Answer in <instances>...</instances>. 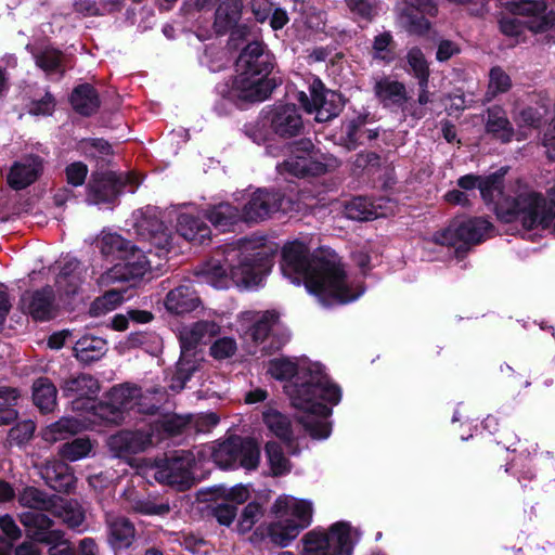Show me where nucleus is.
<instances>
[{
	"label": "nucleus",
	"mask_w": 555,
	"mask_h": 555,
	"mask_svg": "<svg viewBox=\"0 0 555 555\" xmlns=\"http://www.w3.org/2000/svg\"><path fill=\"white\" fill-rule=\"evenodd\" d=\"M281 270L294 284H304L326 307L351 302L363 293L351 289L347 273L335 257L310 253L309 246L298 240L283 246Z\"/></svg>",
	"instance_id": "1"
},
{
	"label": "nucleus",
	"mask_w": 555,
	"mask_h": 555,
	"mask_svg": "<svg viewBox=\"0 0 555 555\" xmlns=\"http://www.w3.org/2000/svg\"><path fill=\"white\" fill-rule=\"evenodd\" d=\"M267 374L284 385L291 404L300 411L330 415L333 410L325 403L337 405L341 400V388L332 382L319 363L300 366L295 359L278 357L267 363Z\"/></svg>",
	"instance_id": "2"
},
{
	"label": "nucleus",
	"mask_w": 555,
	"mask_h": 555,
	"mask_svg": "<svg viewBox=\"0 0 555 555\" xmlns=\"http://www.w3.org/2000/svg\"><path fill=\"white\" fill-rule=\"evenodd\" d=\"M241 2H220L216 10L215 29L218 34L230 33L224 49L210 59V72L218 73L233 66L235 75L218 83L216 90L221 100L217 105L219 114H230L241 109L243 104V72L240 62L243 59V30L240 25Z\"/></svg>",
	"instance_id": "3"
},
{
	"label": "nucleus",
	"mask_w": 555,
	"mask_h": 555,
	"mask_svg": "<svg viewBox=\"0 0 555 555\" xmlns=\"http://www.w3.org/2000/svg\"><path fill=\"white\" fill-rule=\"evenodd\" d=\"M133 218L137 233L149 241L155 250L144 251L132 245L116 264L101 274L98 283L102 286L143 278L153 267L152 257L164 258L172 247L173 235L158 219L157 207L139 209Z\"/></svg>",
	"instance_id": "4"
},
{
	"label": "nucleus",
	"mask_w": 555,
	"mask_h": 555,
	"mask_svg": "<svg viewBox=\"0 0 555 555\" xmlns=\"http://www.w3.org/2000/svg\"><path fill=\"white\" fill-rule=\"evenodd\" d=\"M260 116L261 126L257 124L245 130V134L257 144L268 141L270 134L280 139L298 137L305 127L300 111L294 103L267 106L261 111Z\"/></svg>",
	"instance_id": "5"
},
{
	"label": "nucleus",
	"mask_w": 555,
	"mask_h": 555,
	"mask_svg": "<svg viewBox=\"0 0 555 555\" xmlns=\"http://www.w3.org/2000/svg\"><path fill=\"white\" fill-rule=\"evenodd\" d=\"M493 224L485 217H454L447 228L434 234L435 243L454 247L456 259L463 260L470 248L486 241Z\"/></svg>",
	"instance_id": "6"
},
{
	"label": "nucleus",
	"mask_w": 555,
	"mask_h": 555,
	"mask_svg": "<svg viewBox=\"0 0 555 555\" xmlns=\"http://www.w3.org/2000/svg\"><path fill=\"white\" fill-rule=\"evenodd\" d=\"M288 151L289 155L283 166L286 172L296 178L320 177L339 166L337 157L323 153L308 138L293 141Z\"/></svg>",
	"instance_id": "7"
},
{
	"label": "nucleus",
	"mask_w": 555,
	"mask_h": 555,
	"mask_svg": "<svg viewBox=\"0 0 555 555\" xmlns=\"http://www.w3.org/2000/svg\"><path fill=\"white\" fill-rule=\"evenodd\" d=\"M201 282L217 289H225L243 283V246L240 241L227 245L221 258H211L195 270Z\"/></svg>",
	"instance_id": "8"
},
{
	"label": "nucleus",
	"mask_w": 555,
	"mask_h": 555,
	"mask_svg": "<svg viewBox=\"0 0 555 555\" xmlns=\"http://www.w3.org/2000/svg\"><path fill=\"white\" fill-rule=\"evenodd\" d=\"M546 198L539 192L528 191L517 194L515 197H504L503 202L495 205L496 218L505 223L520 220L524 229L531 231L537 228L550 229L544 222V206Z\"/></svg>",
	"instance_id": "9"
},
{
	"label": "nucleus",
	"mask_w": 555,
	"mask_h": 555,
	"mask_svg": "<svg viewBox=\"0 0 555 555\" xmlns=\"http://www.w3.org/2000/svg\"><path fill=\"white\" fill-rule=\"evenodd\" d=\"M219 332L220 326L214 321H198L180 330L181 356L170 384L172 390H182L197 369L196 361L191 359L190 352L198 345L210 341Z\"/></svg>",
	"instance_id": "10"
},
{
	"label": "nucleus",
	"mask_w": 555,
	"mask_h": 555,
	"mask_svg": "<svg viewBox=\"0 0 555 555\" xmlns=\"http://www.w3.org/2000/svg\"><path fill=\"white\" fill-rule=\"evenodd\" d=\"M302 555H352L353 542L348 522L337 521L328 530L318 527L302 537Z\"/></svg>",
	"instance_id": "11"
},
{
	"label": "nucleus",
	"mask_w": 555,
	"mask_h": 555,
	"mask_svg": "<svg viewBox=\"0 0 555 555\" xmlns=\"http://www.w3.org/2000/svg\"><path fill=\"white\" fill-rule=\"evenodd\" d=\"M278 248L264 234L245 236V289L262 284L274 264Z\"/></svg>",
	"instance_id": "12"
},
{
	"label": "nucleus",
	"mask_w": 555,
	"mask_h": 555,
	"mask_svg": "<svg viewBox=\"0 0 555 555\" xmlns=\"http://www.w3.org/2000/svg\"><path fill=\"white\" fill-rule=\"evenodd\" d=\"M158 219L164 222L176 221V231L184 240L195 244H205L211 238L209 225L202 219L192 204L168 207L163 214L158 210Z\"/></svg>",
	"instance_id": "13"
},
{
	"label": "nucleus",
	"mask_w": 555,
	"mask_h": 555,
	"mask_svg": "<svg viewBox=\"0 0 555 555\" xmlns=\"http://www.w3.org/2000/svg\"><path fill=\"white\" fill-rule=\"evenodd\" d=\"M139 184L134 173H94L88 186L87 201L92 205L112 203L121 192L134 193Z\"/></svg>",
	"instance_id": "14"
},
{
	"label": "nucleus",
	"mask_w": 555,
	"mask_h": 555,
	"mask_svg": "<svg viewBox=\"0 0 555 555\" xmlns=\"http://www.w3.org/2000/svg\"><path fill=\"white\" fill-rule=\"evenodd\" d=\"M292 208V199L281 191L258 189L245 204V223H257L266 220L273 212H287Z\"/></svg>",
	"instance_id": "15"
},
{
	"label": "nucleus",
	"mask_w": 555,
	"mask_h": 555,
	"mask_svg": "<svg viewBox=\"0 0 555 555\" xmlns=\"http://www.w3.org/2000/svg\"><path fill=\"white\" fill-rule=\"evenodd\" d=\"M309 92L313 98V113L317 121H330L343 112L346 104L345 96L338 91L327 89L319 77L310 83Z\"/></svg>",
	"instance_id": "16"
},
{
	"label": "nucleus",
	"mask_w": 555,
	"mask_h": 555,
	"mask_svg": "<svg viewBox=\"0 0 555 555\" xmlns=\"http://www.w3.org/2000/svg\"><path fill=\"white\" fill-rule=\"evenodd\" d=\"M194 457L191 453H181L165 460L155 468L154 477L160 483L185 488L191 485Z\"/></svg>",
	"instance_id": "17"
},
{
	"label": "nucleus",
	"mask_w": 555,
	"mask_h": 555,
	"mask_svg": "<svg viewBox=\"0 0 555 555\" xmlns=\"http://www.w3.org/2000/svg\"><path fill=\"white\" fill-rule=\"evenodd\" d=\"M245 23V77L270 75L275 65L274 54L262 39H249V28Z\"/></svg>",
	"instance_id": "18"
},
{
	"label": "nucleus",
	"mask_w": 555,
	"mask_h": 555,
	"mask_svg": "<svg viewBox=\"0 0 555 555\" xmlns=\"http://www.w3.org/2000/svg\"><path fill=\"white\" fill-rule=\"evenodd\" d=\"M122 498L131 512L142 516L165 517L171 512L169 500L157 492L141 493L134 488H127Z\"/></svg>",
	"instance_id": "19"
},
{
	"label": "nucleus",
	"mask_w": 555,
	"mask_h": 555,
	"mask_svg": "<svg viewBox=\"0 0 555 555\" xmlns=\"http://www.w3.org/2000/svg\"><path fill=\"white\" fill-rule=\"evenodd\" d=\"M202 453L209 454L221 469H234L243 464V438L228 435L224 439L205 447Z\"/></svg>",
	"instance_id": "20"
},
{
	"label": "nucleus",
	"mask_w": 555,
	"mask_h": 555,
	"mask_svg": "<svg viewBox=\"0 0 555 555\" xmlns=\"http://www.w3.org/2000/svg\"><path fill=\"white\" fill-rule=\"evenodd\" d=\"M399 21L401 26L410 34L425 36L428 34L431 23L426 15L436 16L438 13L437 2H404Z\"/></svg>",
	"instance_id": "21"
},
{
	"label": "nucleus",
	"mask_w": 555,
	"mask_h": 555,
	"mask_svg": "<svg viewBox=\"0 0 555 555\" xmlns=\"http://www.w3.org/2000/svg\"><path fill=\"white\" fill-rule=\"evenodd\" d=\"M152 444L151 433L144 430H120L107 440L109 452L119 459L144 452Z\"/></svg>",
	"instance_id": "22"
},
{
	"label": "nucleus",
	"mask_w": 555,
	"mask_h": 555,
	"mask_svg": "<svg viewBox=\"0 0 555 555\" xmlns=\"http://www.w3.org/2000/svg\"><path fill=\"white\" fill-rule=\"evenodd\" d=\"M21 309L36 321H47L55 315L56 301L51 286L25 292L20 300Z\"/></svg>",
	"instance_id": "23"
},
{
	"label": "nucleus",
	"mask_w": 555,
	"mask_h": 555,
	"mask_svg": "<svg viewBox=\"0 0 555 555\" xmlns=\"http://www.w3.org/2000/svg\"><path fill=\"white\" fill-rule=\"evenodd\" d=\"M64 396L72 398L74 410H80L82 404L81 400H86L90 404L92 399L96 397L100 391L98 379L89 374H79L67 378L61 386Z\"/></svg>",
	"instance_id": "24"
},
{
	"label": "nucleus",
	"mask_w": 555,
	"mask_h": 555,
	"mask_svg": "<svg viewBox=\"0 0 555 555\" xmlns=\"http://www.w3.org/2000/svg\"><path fill=\"white\" fill-rule=\"evenodd\" d=\"M166 310L175 315H184L197 310L202 300L191 283L181 284L169 291L165 297Z\"/></svg>",
	"instance_id": "25"
},
{
	"label": "nucleus",
	"mask_w": 555,
	"mask_h": 555,
	"mask_svg": "<svg viewBox=\"0 0 555 555\" xmlns=\"http://www.w3.org/2000/svg\"><path fill=\"white\" fill-rule=\"evenodd\" d=\"M517 441L515 431L504 423L500 434L483 446L481 456L486 463L495 467L508 460V451Z\"/></svg>",
	"instance_id": "26"
},
{
	"label": "nucleus",
	"mask_w": 555,
	"mask_h": 555,
	"mask_svg": "<svg viewBox=\"0 0 555 555\" xmlns=\"http://www.w3.org/2000/svg\"><path fill=\"white\" fill-rule=\"evenodd\" d=\"M485 132L502 144L512 142L515 130L501 105H492L486 109Z\"/></svg>",
	"instance_id": "27"
},
{
	"label": "nucleus",
	"mask_w": 555,
	"mask_h": 555,
	"mask_svg": "<svg viewBox=\"0 0 555 555\" xmlns=\"http://www.w3.org/2000/svg\"><path fill=\"white\" fill-rule=\"evenodd\" d=\"M86 279V270L76 259L68 260L56 276L55 285L59 297L72 296L78 293Z\"/></svg>",
	"instance_id": "28"
},
{
	"label": "nucleus",
	"mask_w": 555,
	"mask_h": 555,
	"mask_svg": "<svg viewBox=\"0 0 555 555\" xmlns=\"http://www.w3.org/2000/svg\"><path fill=\"white\" fill-rule=\"evenodd\" d=\"M41 169L42 165L39 157L27 156L12 166L8 182L13 189L22 190L36 181Z\"/></svg>",
	"instance_id": "29"
},
{
	"label": "nucleus",
	"mask_w": 555,
	"mask_h": 555,
	"mask_svg": "<svg viewBox=\"0 0 555 555\" xmlns=\"http://www.w3.org/2000/svg\"><path fill=\"white\" fill-rule=\"evenodd\" d=\"M86 409L87 416L82 421L87 428L93 429L98 425H118L125 418L108 396L98 403H91Z\"/></svg>",
	"instance_id": "30"
},
{
	"label": "nucleus",
	"mask_w": 555,
	"mask_h": 555,
	"mask_svg": "<svg viewBox=\"0 0 555 555\" xmlns=\"http://www.w3.org/2000/svg\"><path fill=\"white\" fill-rule=\"evenodd\" d=\"M108 543L115 550L129 547L135 537L133 524L122 516L107 515Z\"/></svg>",
	"instance_id": "31"
},
{
	"label": "nucleus",
	"mask_w": 555,
	"mask_h": 555,
	"mask_svg": "<svg viewBox=\"0 0 555 555\" xmlns=\"http://www.w3.org/2000/svg\"><path fill=\"white\" fill-rule=\"evenodd\" d=\"M49 512L60 518L68 528L82 531L80 527L85 521V513L76 501L53 495L52 505Z\"/></svg>",
	"instance_id": "32"
},
{
	"label": "nucleus",
	"mask_w": 555,
	"mask_h": 555,
	"mask_svg": "<svg viewBox=\"0 0 555 555\" xmlns=\"http://www.w3.org/2000/svg\"><path fill=\"white\" fill-rule=\"evenodd\" d=\"M224 502L212 508V515L220 525L230 526L236 517V505L243 502V486L241 483L222 489Z\"/></svg>",
	"instance_id": "33"
},
{
	"label": "nucleus",
	"mask_w": 555,
	"mask_h": 555,
	"mask_svg": "<svg viewBox=\"0 0 555 555\" xmlns=\"http://www.w3.org/2000/svg\"><path fill=\"white\" fill-rule=\"evenodd\" d=\"M270 75L245 77V104L261 103L268 100L279 82Z\"/></svg>",
	"instance_id": "34"
},
{
	"label": "nucleus",
	"mask_w": 555,
	"mask_h": 555,
	"mask_svg": "<svg viewBox=\"0 0 555 555\" xmlns=\"http://www.w3.org/2000/svg\"><path fill=\"white\" fill-rule=\"evenodd\" d=\"M506 172V168H500L488 176H482L479 192L486 205H493L495 207L496 204L503 202L504 177Z\"/></svg>",
	"instance_id": "35"
},
{
	"label": "nucleus",
	"mask_w": 555,
	"mask_h": 555,
	"mask_svg": "<svg viewBox=\"0 0 555 555\" xmlns=\"http://www.w3.org/2000/svg\"><path fill=\"white\" fill-rule=\"evenodd\" d=\"M375 96L384 106L400 105L406 101V89L403 82L384 77L374 85Z\"/></svg>",
	"instance_id": "36"
},
{
	"label": "nucleus",
	"mask_w": 555,
	"mask_h": 555,
	"mask_svg": "<svg viewBox=\"0 0 555 555\" xmlns=\"http://www.w3.org/2000/svg\"><path fill=\"white\" fill-rule=\"evenodd\" d=\"M85 428H87V425L82 420L76 417H62L42 430V438L47 442L53 443L60 440H65Z\"/></svg>",
	"instance_id": "37"
},
{
	"label": "nucleus",
	"mask_w": 555,
	"mask_h": 555,
	"mask_svg": "<svg viewBox=\"0 0 555 555\" xmlns=\"http://www.w3.org/2000/svg\"><path fill=\"white\" fill-rule=\"evenodd\" d=\"M42 475L47 483L56 491L68 492L75 486V477L63 462L47 464Z\"/></svg>",
	"instance_id": "38"
},
{
	"label": "nucleus",
	"mask_w": 555,
	"mask_h": 555,
	"mask_svg": "<svg viewBox=\"0 0 555 555\" xmlns=\"http://www.w3.org/2000/svg\"><path fill=\"white\" fill-rule=\"evenodd\" d=\"M76 358L83 363L100 360L107 351V343L99 336L85 335L74 347Z\"/></svg>",
	"instance_id": "39"
},
{
	"label": "nucleus",
	"mask_w": 555,
	"mask_h": 555,
	"mask_svg": "<svg viewBox=\"0 0 555 555\" xmlns=\"http://www.w3.org/2000/svg\"><path fill=\"white\" fill-rule=\"evenodd\" d=\"M20 520L26 528L27 534L37 542L43 543L47 535L53 529V521L47 515L39 512H25L20 515Z\"/></svg>",
	"instance_id": "40"
},
{
	"label": "nucleus",
	"mask_w": 555,
	"mask_h": 555,
	"mask_svg": "<svg viewBox=\"0 0 555 555\" xmlns=\"http://www.w3.org/2000/svg\"><path fill=\"white\" fill-rule=\"evenodd\" d=\"M499 470L504 468L506 474H509L517 478L518 483L522 488L524 492L527 490H534L538 486L537 475L529 463L520 460H507L506 462L499 463Z\"/></svg>",
	"instance_id": "41"
},
{
	"label": "nucleus",
	"mask_w": 555,
	"mask_h": 555,
	"mask_svg": "<svg viewBox=\"0 0 555 555\" xmlns=\"http://www.w3.org/2000/svg\"><path fill=\"white\" fill-rule=\"evenodd\" d=\"M107 396L125 417L127 412L133 410L138 405L141 397V389L137 386L125 384L113 387Z\"/></svg>",
	"instance_id": "42"
},
{
	"label": "nucleus",
	"mask_w": 555,
	"mask_h": 555,
	"mask_svg": "<svg viewBox=\"0 0 555 555\" xmlns=\"http://www.w3.org/2000/svg\"><path fill=\"white\" fill-rule=\"evenodd\" d=\"M205 217L219 231H230L240 219V211L229 203H220L209 208Z\"/></svg>",
	"instance_id": "43"
},
{
	"label": "nucleus",
	"mask_w": 555,
	"mask_h": 555,
	"mask_svg": "<svg viewBox=\"0 0 555 555\" xmlns=\"http://www.w3.org/2000/svg\"><path fill=\"white\" fill-rule=\"evenodd\" d=\"M57 390L46 377H40L33 385V400L36 406L43 413L54 410L56 406Z\"/></svg>",
	"instance_id": "44"
},
{
	"label": "nucleus",
	"mask_w": 555,
	"mask_h": 555,
	"mask_svg": "<svg viewBox=\"0 0 555 555\" xmlns=\"http://www.w3.org/2000/svg\"><path fill=\"white\" fill-rule=\"evenodd\" d=\"M70 102L76 112L86 116L93 114L100 106L99 95L90 85L77 87L72 93Z\"/></svg>",
	"instance_id": "45"
},
{
	"label": "nucleus",
	"mask_w": 555,
	"mask_h": 555,
	"mask_svg": "<svg viewBox=\"0 0 555 555\" xmlns=\"http://www.w3.org/2000/svg\"><path fill=\"white\" fill-rule=\"evenodd\" d=\"M293 520L281 519L270 522L269 532L272 546L281 548L288 546L300 534Z\"/></svg>",
	"instance_id": "46"
},
{
	"label": "nucleus",
	"mask_w": 555,
	"mask_h": 555,
	"mask_svg": "<svg viewBox=\"0 0 555 555\" xmlns=\"http://www.w3.org/2000/svg\"><path fill=\"white\" fill-rule=\"evenodd\" d=\"M306 415L298 418V423H300L305 429V431L312 439H326L330 437L332 433V424L326 421L328 415H321L311 411H304ZM332 413L330 414V416Z\"/></svg>",
	"instance_id": "47"
},
{
	"label": "nucleus",
	"mask_w": 555,
	"mask_h": 555,
	"mask_svg": "<svg viewBox=\"0 0 555 555\" xmlns=\"http://www.w3.org/2000/svg\"><path fill=\"white\" fill-rule=\"evenodd\" d=\"M263 422L267 427L283 442L293 441V429L287 416L276 410L269 409L263 412Z\"/></svg>",
	"instance_id": "48"
},
{
	"label": "nucleus",
	"mask_w": 555,
	"mask_h": 555,
	"mask_svg": "<svg viewBox=\"0 0 555 555\" xmlns=\"http://www.w3.org/2000/svg\"><path fill=\"white\" fill-rule=\"evenodd\" d=\"M396 42L390 31H384L374 37L372 44L373 60L390 64L396 59Z\"/></svg>",
	"instance_id": "49"
},
{
	"label": "nucleus",
	"mask_w": 555,
	"mask_h": 555,
	"mask_svg": "<svg viewBox=\"0 0 555 555\" xmlns=\"http://www.w3.org/2000/svg\"><path fill=\"white\" fill-rule=\"evenodd\" d=\"M406 63L410 67L409 73L417 79V81H429L430 68L426 56L420 47H412L405 55Z\"/></svg>",
	"instance_id": "50"
},
{
	"label": "nucleus",
	"mask_w": 555,
	"mask_h": 555,
	"mask_svg": "<svg viewBox=\"0 0 555 555\" xmlns=\"http://www.w3.org/2000/svg\"><path fill=\"white\" fill-rule=\"evenodd\" d=\"M18 397L17 389L7 386L0 387V426L8 425L17 418L15 405Z\"/></svg>",
	"instance_id": "51"
},
{
	"label": "nucleus",
	"mask_w": 555,
	"mask_h": 555,
	"mask_svg": "<svg viewBox=\"0 0 555 555\" xmlns=\"http://www.w3.org/2000/svg\"><path fill=\"white\" fill-rule=\"evenodd\" d=\"M18 503L24 507L38 511H50L53 495L49 496L35 487H26L18 493Z\"/></svg>",
	"instance_id": "52"
},
{
	"label": "nucleus",
	"mask_w": 555,
	"mask_h": 555,
	"mask_svg": "<svg viewBox=\"0 0 555 555\" xmlns=\"http://www.w3.org/2000/svg\"><path fill=\"white\" fill-rule=\"evenodd\" d=\"M131 243L126 241L121 235L113 232H103L100 238V249L105 256H113L118 258L128 251Z\"/></svg>",
	"instance_id": "53"
},
{
	"label": "nucleus",
	"mask_w": 555,
	"mask_h": 555,
	"mask_svg": "<svg viewBox=\"0 0 555 555\" xmlns=\"http://www.w3.org/2000/svg\"><path fill=\"white\" fill-rule=\"evenodd\" d=\"M345 215L356 221L372 220L375 217L372 203L364 196H356L345 204Z\"/></svg>",
	"instance_id": "54"
},
{
	"label": "nucleus",
	"mask_w": 555,
	"mask_h": 555,
	"mask_svg": "<svg viewBox=\"0 0 555 555\" xmlns=\"http://www.w3.org/2000/svg\"><path fill=\"white\" fill-rule=\"evenodd\" d=\"M93 444L88 438H76L70 442H66L60 448L62 459L69 462H76L90 455Z\"/></svg>",
	"instance_id": "55"
},
{
	"label": "nucleus",
	"mask_w": 555,
	"mask_h": 555,
	"mask_svg": "<svg viewBox=\"0 0 555 555\" xmlns=\"http://www.w3.org/2000/svg\"><path fill=\"white\" fill-rule=\"evenodd\" d=\"M264 452L273 476H281L289 472V461L278 442L268 441L264 446Z\"/></svg>",
	"instance_id": "56"
},
{
	"label": "nucleus",
	"mask_w": 555,
	"mask_h": 555,
	"mask_svg": "<svg viewBox=\"0 0 555 555\" xmlns=\"http://www.w3.org/2000/svg\"><path fill=\"white\" fill-rule=\"evenodd\" d=\"M279 320L275 311H266L259 320H257L249 330L250 337L255 344L262 345L266 338L272 333V326Z\"/></svg>",
	"instance_id": "57"
},
{
	"label": "nucleus",
	"mask_w": 555,
	"mask_h": 555,
	"mask_svg": "<svg viewBox=\"0 0 555 555\" xmlns=\"http://www.w3.org/2000/svg\"><path fill=\"white\" fill-rule=\"evenodd\" d=\"M509 75L499 65L490 68L487 95L495 98L498 94L506 93L512 89Z\"/></svg>",
	"instance_id": "58"
},
{
	"label": "nucleus",
	"mask_w": 555,
	"mask_h": 555,
	"mask_svg": "<svg viewBox=\"0 0 555 555\" xmlns=\"http://www.w3.org/2000/svg\"><path fill=\"white\" fill-rule=\"evenodd\" d=\"M249 499V490L248 486L245 485V522H250V525L256 524L266 512V504L270 500L269 493L258 494L255 500L248 502Z\"/></svg>",
	"instance_id": "59"
},
{
	"label": "nucleus",
	"mask_w": 555,
	"mask_h": 555,
	"mask_svg": "<svg viewBox=\"0 0 555 555\" xmlns=\"http://www.w3.org/2000/svg\"><path fill=\"white\" fill-rule=\"evenodd\" d=\"M313 507L312 503L308 500H297L291 508V517L287 520H293L297 529L301 532L307 529L312 522Z\"/></svg>",
	"instance_id": "60"
},
{
	"label": "nucleus",
	"mask_w": 555,
	"mask_h": 555,
	"mask_svg": "<svg viewBox=\"0 0 555 555\" xmlns=\"http://www.w3.org/2000/svg\"><path fill=\"white\" fill-rule=\"evenodd\" d=\"M35 61L38 67L44 70L48 75L53 73H63V55L54 49H46L39 54L35 55Z\"/></svg>",
	"instance_id": "61"
},
{
	"label": "nucleus",
	"mask_w": 555,
	"mask_h": 555,
	"mask_svg": "<svg viewBox=\"0 0 555 555\" xmlns=\"http://www.w3.org/2000/svg\"><path fill=\"white\" fill-rule=\"evenodd\" d=\"M43 539V544L48 545L49 555H76L70 542L65 538L62 530H52Z\"/></svg>",
	"instance_id": "62"
},
{
	"label": "nucleus",
	"mask_w": 555,
	"mask_h": 555,
	"mask_svg": "<svg viewBox=\"0 0 555 555\" xmlns=\"http://www.w3.org/2000/svg\"><path fill=\"white\" fill-rule=\"evenodd\" d=\"M79 150L90 158H103L111 154V145L102 139L82 140Z\"/></svg>",
	"instance_id": "63"
},
{
	"label": "nucleus",
	"mask_w": 555,
	"mask_h": 555,
	"mask_svg": "<svg viewBox=\"0 0 555 555\" xmlns=\"http://www.w3.org/2000/svg\"><path fill=\"white\" fill-rule=\"evenodd\" d=\"M125 299V289L114 288L107 291L102 297L98 298L93 304L94 310L103 312L114 310Z\"/></svg>",
	"instance_id": "64"
}]
</instances>
